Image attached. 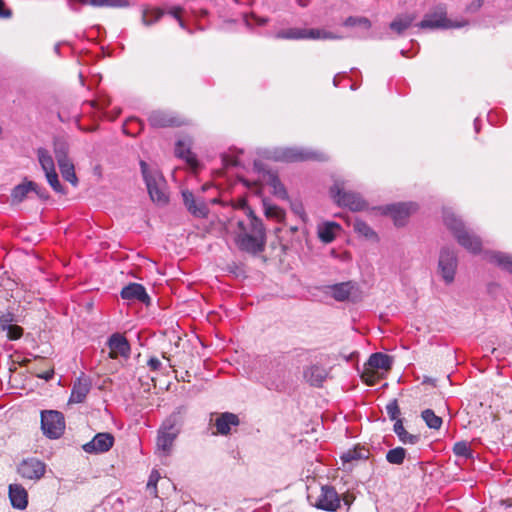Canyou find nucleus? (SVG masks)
Returning a JSON list of instances; mask_svg holds the SVG:
<instances>
[{
  "label": "nucleus",
  "instance_id": "nucleus-1",
  "mask_svg": "<svg viewBox=\"0 0 512 512\" xmlns=\"http://www.w3.org/2000/svg\"><path fill=\"white\" fill-rule=\"evenodd\" d=\"M233 241L239 251L257 255L265 250V226H236Z\"/></svg>",
  "mask_w": 512,
  "mask_h": 512
},
{
  "label": "nucleus",
  "instance_id": "nucleus-2",
  "mask_svg": "<svg viewBox=\"0 0 512 512\" xmlns=\"http://www.w3.org/2000/svg\"><path fill=\"white\" fill-rule=\"evenodd\" d=\"M187 412L186 405L178 406L161 424L157 435V447L165 454L170 452L174 441L180 434Z\"/></svg>",
  "mask_w": 512,
  "mask_h": 512
},
{
  "label": "nucleus",
  "instance_id": "nucleus-3",
  "mask_svg": "<svg viewBox=\"0 0 512 512\" xmlns=\"http://www.w3.org/2000/svg\"><path fill=\"white\" fill-rule=\"evenodd\" d=\"M140 168L151 200L158 205H165L168 202V196L162 175L157 170H151L143 160L140 161Z\"/></svg>",
  "mask_w": 512,
  "mask_h": 512
},
{
  "label": "nucleus",
  "instance_id": "nucleus-4",
  "mask_svg": "<svg viewBox=\"0 0 512 512\" xmlns=\"http://www.w3.org/2000/svg\"><path fill=\"white\" fill-rule=\"evenodd\" d=\"M330 195L335 203L351 211H362L368 206L360 194L346 190L343 182L336 181L330 188Z\"/></svg>",
  "mask_w": 512,
  "mask_h": 512
},
{
  "label": "nucleus",
  "instance_id": "nucleus-5",
  "mask_svg": "<svg viewBox=\"0 0 512 512\" xmlns=\"http://www.w3.org/2000/svg\"><path fill=\"white\" fill-rule=\"evenodd\" d=\"M447 11L444 5H438L435 9L427 14L417 23L420 29H448L463 27L466 22L452 21L446 17Z\"/></svg>",
  "mask_w": 512,
  "mask_h": 512
},
{
  "label": "nucleus",
  "instance_id": "nucleus-6",
  "mask_svg": "<svg viewBox=\"0 0 512 512\" xmlns=\"http://www.w3.org/2000/svg\"><path fill=\"white\" fill-rule=\"evenodd\" d=\"M322 293L339 302H357L361 298L358 285L352 281L322 287Z\"/></svg>",
  "mask_w": 512,
  "mask_h": 512
},
{
  "label": "nucleus",
  "instance_id": "nucleus-7",
  "mask_svg": "<svg viewBox=\"0 0 512 512\" xmlns=\"http://www.w3.org/2000/svg\"><path fill=\"white\" fill-rule=\"evenodd\" d=\"M41 429L49 439L60 438L65 430L63 413L56 410H44L41 412Z\"/></svg>",
  "mask_w": 512,
  "mask_h": 512
},
{
  "label": "nucleus",
  "instance_id": "nucleus-8",
  "mask_svg": "<svg viewBox=\"0 0 512 512\" xmlns=\"http://www.w3.org/2000/svg\"><path fill=\"white\" fill-rule=\"evenodd\" d=\"M253 168L257 173L262 175L263 181L272 188L271 192L275 197L281 200L289 199L288 192L284 184L281 182L277 172L269 169L267 165L260 160L254 161Z\"/></svg>",
  "mask_w": 512,
  "mask_h": 512
},
{
  "label": "nucleus",
  "instance_id": "nucleus-9",
  "mask_svg": "<svg viewBox=\"0 0 512 512\" xmlns=\"http://www.w3.org/2000/svg\"><path fill=\"white\" fill-rule=\"evenodd\" d=\"M457 267L456 252L450 247H443L439 253L438 271L446 284H451L454 281Z\"/></svg>",
  "mask_w": 512,
  "mask_h": 512
},
{
  "label": "nucleus",
  "instance_id": "nucleus-10",
  "mask_svg": "<svg viewBox=\"0 0 512 512\" xmlns=\"http://www.w3.org/2000/svg\"><path fill=\"white\" fill-rule=\"evenodd\" d=\"M30 193H35L42 200H47L49 194L47 190L38 183L25 178L22 183L16 185L11 191V204L17 205L29 197Z\"/></svg>",
  "mask_w": 512,
  "mask_h": 512
},
{
  "label": "nucleus",
  "instance_id": "nucleus-11",
  "mask_svg": "<svg viewBox=\"0 0 512 512\" xmlns=\"http://www.w3.org/2000/svg\"><path fill=\"white\" fill-rule=\"evenodd\" d=\"M350 504L349 496H341L334 487L322 486V510L347 511Z\"/></svg>",
  "mask_w": 512,
  "mask_h": 512
},
{
  "label": "nucleus",
  "instance_id": "nucleus-12",
  "mask_svg": "<svg viewBox=\"0 0 512 512\" xmlns=\"http://www.w3.org/2000/svg\"><path fill=\"white\" fill-rule=\"evenodd\" d=\"M418 204L416 202H398L385 206L378 207L376 210L379 214L389 216L393 221H402L407 219L410 215L418 211Z\"/></svg>",
  "mask_w": 512,
  "mask_h": 512
},
{
  "label": "nucleus",
  "instance_id": "nucleus-13",
  "mask_svg": "<svg viewBox=\"0 0 512 512\" xmlns=\"http://www.w3.org/2000/svg\"><path fill=\"white\" fill-rule=\"evenodd\" d=\"M451 233L458 244L472 254L482 251V240L476 234L468 231L465 226H450Z\"/></svg>",
  "mask_w": 512,
  "mask_h": 512
},
{
  "label": "nucleus",
  "instance_id": "nucleus-14",
  "mask_svg": "<svg viewBox=\"0 0 512 512\" xmlns=\"http://www.w3.org/2000/svg\"><path fill=\"white\" fill-rule=\"evenodd\" d=\"M115 438L109 432L97 433L93 439L82 446L88 454H101L108 452L114 445Z\"/></svg>",
  "mask_w": 512,
  "mask_h": 512
},
{
  "label": "nucleus",
  "instance_id": "nucleus-15",
  "mask_svg": "<svg viewBox=\"0 0 512 512\" xmlns=\"http://www.w3.org/2000/svg\"><path fill=\"white\" fill-rule=\"evenodd\" d=\"M45 471V463L36 458L24 459L18 466V473L30 480H39L44 476Z\"/></svg>",
  "mask_w": 512,
  "mask_h": 512
},
{
  "label": "nucleus",
  "instance_id": "nucleus-16",
  "mask_svg": "<svg viewBox=\"0 0 512 512\" xmlns=\"http://www.w3.org/2000/svg\"><path fill=\"white\" fill-rule=\"evenodd\" d=\"M313 153L308 150L296 147H285L275 149L273 158L282 162H299L311 159Z\"/></svg>",
  "mask_w": 512,
  "mask_h": 512
},
{
  "label": "nucleus",
  "instance_id": "nucleus-17",
  "mask_svg": "<svg viewBox=\"0 0 512 512\" xmlns=\"http://www.w3.org/2000/svg\"><path fill=\"white\" fill-rule=\"evenodd\" d=\"M277 39L285 40H302V39H319L320 29L318 28H287L281 29L276 34Z\"/></svg>",
  "mask_w": 512,
  "mask_h": 512
},
{
  "label": "nucleus",
  "instance_id": "nucleus-18",
  "mask_svg": "<svg viewBox=\"0 0 512 512\" xmlns=\"http://www.w3.org/2000/svg\"><path fill=\"white\" fill-rule=\"evenodd\" d=\"M107 346L110 348L109 356L112 359L117 358L118 355L129 358L131 352V346L127 338L116 332L113 333L107 341Z\"/></svg>",
  "mask_w": 512,
  "mask_h": 512
},
{
  "label": "nucleus",
  "instance_id": "nucleus-19",
  "mask_svg": "<svg viewBox=\"0 0 512 512\" xmlns=\"http://www.w3.org/2000/svg\"><path fill=\"white\" fill-rule=\"evenodd\" d=\"M121 298L124 300L138 301L146 306L151 304V298L145 287L139 283H129L124 286L120 292Z\"/></svg>",
  "mask_w": 512,
  "mask_h": 512
},
{
  "label": "nucleus",
  "instance_id": "nucleus-20",
  "mask_svg": "<svg viewBox=\"0 0 512 512\" xmlns=\"http://www.w3.org/2000/svg\"><path fill=\"white\" fill-rule=\"evenodd\" d=\"M91 387V379L82 373L72 386L69 403H83L90 392Z\"/></svg>",
  "mask_w": 512,
  "mask_h": 512
},
{
  "label": "nucleus",
  "instance_id": "nucleus-21",
  "mask_svg": "<svg viewBox=\"0 0 512 512\" xmlns=\"http://www.w3.org/2000/svg\"><path fill=\"white\" fill-rule=\"evenodd\" d=\"M483 259L488 263L499 267L501 270L512 274V254L501 251L486 250L483 252Z\"/></svg>",
  "mask_w": 512,
  "mask_h": 512
},
{
  "label": "nucleus",
  "instance_id": "nucleus-22",
  "mask_svg": "<svg viewBox=\"0 0 512 512\" xmlns=\"http://www.w3.org/2000/svg\"><path fill=\"white\" fill-rule=\"evenodd\" d=\"M182 199L187 210L195 217H204L208 208L202 199H196L194 194L189 190L182 191Z\"/></svg>",
  "mask_w": 512,
  "mask_h": 512
},
{
  "label": "nucleus",
  "instance_id": "nucleus-23",
  "mask_svg": "<svg viewBox=\"0 0 512 512\" xmlns=\"http://www.w3.org/2000/svg\"><path fill=\"white\" fill-rule=\"evenodd\" d=\"M8 494L11 505L15 509L24 510L28 505V493L20 484H10Z\"/></svg>",
  "mask_w": 512,
  "mask_h": 512
},
{
  "label": "nucleus",
  "instance_id": "nucleus-24",
  "mask_svg": "<svg viewBox=\"0 0 512 512\" xmlns=\"http://www.w3.org/2000/svg\"><path fill=\"white\" fill-rule=\"evenodd\" d=\"M175 155L187 162L195 169L198 166L196 156L191 152L190 140L188 138L178 139L175 144Z\"/></svg>",
  "mask_w": 512,
  "mask_h": 512
},
{
  "label": "nucleus",
  "instance_id": "nucleus-25",
  "mask_svg": "<svg viewBox=\"0 0 512 512\" xmlns=\"http://www.w3.org/2000/svg\"><path fill=\"white\" fill-rule=\"evenodd\" d=\"M148 121L152 127L163 128L180 125L177 118L164 111H153L148 117Z\"/></svg>",
  "mask_w": 512,
  "mask_h": 512
},
{
  "label": "nucleus",
  "instance_id": "nucleus-26",
  "mask_svg": "<svg viewBox=\"0 0 512 512\" xmlns=\"http://www.w3.org/2000/svg\"><path fill=\"white\" fill-rule=\"evenodd\" d=\"M239 423L240 420L236 414L231 412H224L217 417L215 426L219 434L228 435L231 432V427L238 426Z\"/></svg>",
  "mask_w": 512,
  "mask_h": 512
},
{
  "label": "nucleus",
  "instance_id": "nucleus-27",
  "mask_svg": "<svg viewBox=\"0 0 512 512\" xmlns=\"http://www.w3.org/2000/svg\"><path fill=\"white\" fill-rule=\"evenodd\" d=\"M343 24L345 27L358 28L359 32H357L356 36L359 38H366L372 26L371 21L362 16H350L345 19Z\"/></svg>",
  "mask_w": 512,
  "mask_h": 512
},
{
  "label": "nucleus",
  "instance_id": "nucleus-28",
  "mask_svg": "<svg viewBox=\"0 0 512 512\" xmlns=\"http://www.w3.org/2000/svg\"><path fill=\"white\" fill-rule=\"evenodd\" d=\"M369 457L370 451L366 447L358 444L342 453L341 460L344 464H346L352 461L367 460Z\"/></svg>",
  "mask_w": 512,
  "mask_h": 512
},
{
  "label": "nucleus",
  "instance_id": "nucleus-29",
  "mask_svg": "<svg viewBox=\"0 0 512 512\" xmlns=\"http://www.w3.org/2000/svg\"><path fill=\"white\" fill-rule=\"evenodd\" d=\"M53 150L58 165L71 161L69 158V144L62 137H56L53 141Z\"/></svg>",
  "mask_w": 512,
  "mask_h": 512
},
{
  "label": "nucleus",
  "instance_id": "nucleus-30",
  "mask_svg": "<svg viewBox=\"0 0 512 512\" xmlns=\"http://www.w3.org/2000/svg\"><path fill=\"white\" fill-rule=\"evenodd\" d=\"M393 431L395 432V434L397 435V437L403 444L414 445L420 441L419 435L410 434L406 431V429L404 428L402 419H397V421L395 422V424L393 426Z\"/></svg>",
  "mask_w": 512,
  "mask_h": 512
},
{
  "label": "nucleus",
  "instance_id": "nucleus-31",
  "mask_svg": "<svg viewBox=\"0 0 512 512\" xmlns=\"http://www.w3.org/2000/svg\"><path fill=\"white\" fill-rule=\"evenodd\" d=\"M367 365L372 369L389 370L392 365V358L380 352L373 353L369 357Z\"/></svg>",
  "mask_w": 512,
  "mask_h": 512
},
{
  "label": "nucleus",
  "instance_id": "nucleus-32",
  "mask_svg": "<svg viewBox=\"0 0 512 512\" xmlns=\"http://www.w3.org/2000/svg\"><path fill=\"white\" fill-rule=\"evenodd\" d=\"M415 18L416 17L412 14L397 16L390 23V29L398 34H402L406 29H408L413 24Z\"/></svg>",
  "mask_w": 512,
  "mask_h": 512
},
{
  "label": "nucleus",
  "instance_id": "nucleus-33",
  "mask_svg": "<svg viewBox=\"0 0 512 512\" xmlns=\"http://www.w3.org/2000/svg\"><path fill=\"white\" fill-rule=\"evenodd\" d=\"M37 157L44 173H48L55 170L54 159L47 149L38 148Z\"/></svg>",
  "mask_w": 512,
  "mask_h": 512
},
{
  "label": "nucleus",
  "instance_id": "nucleus-34",
  "mask_svg": "<svg viewBox=\"0 0 512 512\" xmlns=\"http://www.w3.org/2000/svg\"><path fill=\"white\" fill-rule=\"evenodd\" d=\"M81 4H88L93 7H116L123 8L129 6L128 0H79Z\"/></svg>",
  "mask_w": 512,
  "mask_h": 512
},
{
  "label": "nucleus",
  "instance_id": "nucleus-35",
  "mask_svg": "<svg viewBox=\"0 0 512 512\" xmlns=\"http://www.w3.org/2000/svg\"><path fill=\"white\" fill-rule=\"evenodd\" d=\"M58 166L64 180L76 187L78 184V178L76 176L75 167L72 161L59 164Z\"/></svg>",
  "mask_w": 512,
  "mask_h": 512
},
{
  "label": "nucleus",
  "instance_id": "nucleus-36",
  "mask_svg": "<svg viewBox=\"0 0 512 512\" xmlns=\"http://www.w3.org/2000/svg\"><path fill=\"white\" fill-rule=\"evenodd\" d=\"M265 215L270 220L282 221L285 217V211L280 207L270 204L268 200H263Z\"/></svg>",
  "mask_w": 512,
  "mask_h": 512
},
{
  "label": "nucleus",
  "instance_id": "nucleus-37",
  "mask_svg": "<svg viewBox=\"0 0 512 512\" xmlns=\"http://www.w3.org/2000/svg\"><path fill=\"white\" fill-rule=\"evenodd\" d=\"M164 14L165 10L161 8L146 9L143 11L142 22L146 26H151L158 22Z\"/></svg>",
  "mask_w": 512,
  "mask_h": 512
},
{
  "label": "nucleus",
  "instance_id": "nucleus-38",
  "mask_svg": "<svg viewBox=\"0 0 512 512\" xmlns=\"http://www.w3.org/2000/svg\"><path fill=\"white\" fill-rule=\"evenodd\" d=\"M304 379L314 387H320V368L317 364L307 367L303 372Z\"/></svg>",
  "mask_w": 512,
  "mask_h": 512
},
{
  "label": "nucleus",
  "instance_id": "nucleus-39",
  "mask_svg": "<svg viewBox=\"0 0 512 512\" xmlns=\"http://www.w3.org/2000/svg\"><path fill=\"white\" fill-rule=\"evenodd\" d=\"M421 417L430 429L438 430L443 423L442 418L437 416L431 409L422 411Z\"/></svg>",
  "mask_w": 512,
  "mask_h": 512
},
{
  "label": "nucleus",
  "instance_id": "nucleus-40",
  "mask_svg": "<svg viewBox=\"0 0 512 512\" xmlns=\"http://www.w3.org/2000/svg\"><path fill=\"white\" fill-rule=\"evenodd\" d=\"M406 457V450L403 447L390 449L386 453V461L390 464L401 465Z\"/></svg>",
  "mask_w": 512,
  "mask_h": 512
},
{
  "label": "nucleus",
  "instance_id": "nucleus-41",
  "mask_svg": "<svg viewBox=\"0 0 512 512\" xmlns=\"http://www.w3.org/2000/svg\"><path fill=\"white\" fill-rule=\"evenodd\" d=\"M45 177H46V180L47 182L49 183V185L51 186V188L58 194H66V190L64 189V187L61 185L60 181H59V177H58V174L56 172V170L54 171H51V172H48V173H45Z\"/></svg>",
  "mask_w": 512,
  "mask_h": 512
},
{
  "label": "nucleus",
  "instance_id": "nucleus-42",
  "mask_svg": "<svg viewBox=\"0 0 512 512\" xmlns=\"http://www.w3.org/2000/svg\"><path fill=\"white\" fill-rule=\"evenodd\" d=\"M28 226H20L17 231L18 237H20L23 241L37 244L41 241V235L40 234H29L28 233Z\"/></svg>",
  "mask_w": 512,
  "mask_h": 512
},
{
  "label": "nucleus",
  "instance_id": "nucleus-43",
  "mask_svg": "<svg viewBox=\"0 0 512 512\" xmlns=\"http://www.w3.org/2000/svg\"><path fill=\"white\" fill-rule=\"evenodd\" d=\"M453 452L457 456L469 458L472 456V450L467 442L461 441L454 444Z\"/></svg>",
  "mask_w": 512,
  "mask_h": 512
},
{
  "label": "nucleus",
  "instance_id": "nucleus-44",
  "mask_svg": "<svg viewBox=\"0 0 512 512\" xmlns=\"http://www.w3.org/2000/svg\"><path fill=\"white\" fill-rule=\"evenodd\" d=\"M355 231L358 235L364 237L367 240L378 241L377 233L372 229L371 226H354Z\"/></svg>",
  "mask_w": 512,
  "mask_h": 512
},
{
  "label": "nucleus",
  "instance_id": "nucleus-45",
  "mask_svg": "<svg viewBox=\"0 0 512 512\" xmlns=\"http://www.w3.org/2000/svg\"><path fill=\"white\" fill-rule=\"evenodd\" d=\"M386 412L390 420H395L396 422L397 419H400L399 415L401 412L397 399H392L388 402V404L386 405Z\"/></svg>",
  "mask_w": 512,
  "mask_h": 512
},
{
  "label": "nucleus",
  "instance_id": "nucleus-46",
  "mask_svg": "<svg viewBox=\"0 0 512 512\" xmlns=\"http://www.w3.org/2000/svg\"><path fill=\"white\" fill-rule=\"evenodd\" d=\"M341 226H322V243H330L335 237V230Z\"/></svg>",
  "mask_w": 512,
  "mask_h": 512
},
{
  "label": "nucleus",
  "instance_id": "nucleus-47",
  "mask_svg": "<svg viewBox=\"0 0 512 512\" xmlns=\"http://www.w3.org/2000/svg\"><path fill=\"white\" fill-rule=\"evenodd\" d=\"M371 369L372 368H370V367L366 368L361 375L362 381L365 382L369 386L375 385L376 381H377V377Z\"/></svg>",
  "mask_w": 512,
  "mask_h": 512
},
{
  "label": "nucleus",
  "instance_id": "nucleus-48",
  "mask_svg": "<svg viewBox=\"0 0 512 512\" xmlns=\"http://www.w3.org/2000/svg\"><path fill=\"white\" fill-rule=\"evenodd\" d=\"M5 331H7V337L10 340H17L23 335V328L16 324L11 325Z\"/></svg>",
  "mask_w": 512,
  "mask_h": 512
},
{
  "label": "nucleus",
  "instance_id": "nucleus-49",
  "mask_svg": "<svg viewBox=\"0 0 512 512\" xmlns=\"http://www.w3.org/2000/svg\"><path fill=\"white\" fill-rule=\"evenodd\" d=\"M15 321V315L11 312L4 313L0 315V327L2 330H6L11 325H13V322Z\"/></svg>",
  "mask_w": 512,
  "mask_h": 512
},
{
  "label": "nucleus",
  "instance_id": "nucleus-50",
  "mask_svg": "<svg viewBox=\"0 0 512 512\" xmlns=\"http://www.w3.org/2000/svg\"><path fill=\"white\" fill-rule=\"evenodd\" d=\"M443 217H444V224H461L457 218V216L454 214V212L450 209H445L443 211Z\"/></svg>",
  "mask_w": 512,
  "mask_h": 512
},
{
  "label": "nucleus",
  "instance_id": "nucleus-51",
  "mask_svg": "<svg viewBox=\"0 0 512 512\" xmlns=\"http://www.w3.org/2000/svg\"><path fill=\"white\" fill-rule=\"evenodd\" d=\"M266 387L269 390H275L278 392H283L286 390V384L284 381H274V380H268L266 383Z\"/></svg>",
  "mask_w": 512,
  "mask_h": 512
},
{
  "label": "nucleus",
  "instance_id": "nucleus-52",
  "mask_svg": "<svg viewBox=\"0 0 512 512\" xmlns=\"http://www.w3.org/2000/svg\"><path fill=\"white\" fill-rule=\"evenodd\" d=\"M92 107L98 108V109H104L108 107L111 103L109 97L103 96L99 97L97 100L90 101L89 102Z\"/></svg>",
  "mask_w": 512,
  "mask_h": 512
},
{
  "label": "nucleus",
  "instance_id": "nucleus-53",
  "mask_svg": "<svg viewBox=\"0 0 512 512\" xmlns=\"http://www.w3.org/2000/svg\"><path fill=\"white\" fill-rule=\"evenodd\" d=\"M222 163L223 165L228 168V167H236L239 165V160L237 157L235 156H231V155H228V154H222Z\"/></svg>",
  "mask_w": 512,
  "mask_h": 512
},
{
  "label": "nucleus",
  "instance_id": "nucleus-54",
  "mask_svg": "<svg viewBox=\"0 0 512 512\" xmlns=\"http://www.w3.org/2000/svg\"><path fill=\"white\" fill-rule=\"evenodd\" d=\"M147 365L152 371H158L162 367L161 361L156 357H150L147 361Z\"/></svg>",
  "mask_w": 512,
  "mask_h": 512
},
{
  "label": "nucleus",
  "instance_id": "nucleus-55",
  "mask_svg": "<svg viewBox=\"0 0 512 512\" xmlns=\"http://www.w3.org/2000/svg\"><path fill=\"white\" fill-rule=\"evenodd\" d=\"M182 7L180 6H173L169 8L165 13L171 15L174 19L180 20L181 14H182Z\"/></svg>",
  "mask_w": 512,
  "mask_h": 512
},
{
  "label": "nucleus",
  "instance_id": "nucleus-56",
  "mask_svg": "<svg viewBox=\"0 0 512 512\" xmlns=\"http://www.w3.org/2000/svg\"><path fill=\"white\" fill-rule=\"evenodd\" d=\"M159 478H160L159 473L156 470H153L149 476L147 487L150 488L151 486H153L154 488H156Z\"/></svg>",
  "mask_w": 512,
  "mask_h": 512
},
{
  "label": "nucleus",
  "instance_id": "nucleus-57",
  "mask_svg": "<svg viewBox=\"0 0 512 512\" xmlns=\"http://www.w3.org/2000/svg\"><path fill=\"white\" fill-rule=\"evenodd\" d=\"M12 16V11L6 8L4 0H0V18H10Z\"/></svg>",
  "mask_w": 512,
  "mask_h": 512
},
{
  "label": "nucleus",
  "instance_id": "nucleus-58",
  "mask_svg": "<svg viewBox=\"0 0 512 512\" xmlns=\"http://www.w3.org/2000/svg\"><path fill=\"white\" fill-rule=\"evenodd\" d=\"M37 377L40 379H43L45 381H50L54 377V371L50 370V371H46V372L37 374Z\"/></svg>",
  "mask_w": 512,
  "mask_h": 512
},
{
  "label": "nucleus",
  "instance_id": "nucleus-59",
  "mask_svg": "<svg viewBox=\"0 0 512 512\" xmlns=\"http://www.w3.org/2000/svg\"><path fill=\"white\" fill-rule=\"evenodd\" d=\"M482 6V0H473L472 3L468 6V11L475 12Z\"/></svg>",
  "mask_w": 512,
  "mask_h": 512
},
{
  "label": "nucleus",
  "instance_id": "nucleus-60",
  "mask_svg": "<svg viewBox=\"0 0 512 512\" xmlns=\"http://www.w3.org/2000/svg\"><path fill=\"white\" fill-rule=\"evenodd\" d=\"M337 38H339V37L334 35L331 32H327L322 29V39H337Z\"/></svg>",
  "mask_w": 512,
  "mask_h": 512
},
{
  "label": "nucleus",
  "instance_id": "nucleus-61",
  "mask_svg": "<svg viewBox=\"0 0 512 512\" xmlns=\"http://www.w3.org/2000/svg\"><path fill=\"white\" fill-rule=\"evenodd\" d=\"M81 3L79 0H68V6L73 11H78L77 4Z\"/></svg>",
  "mask_w": 512,
  "mask_h": 512
},
{
  "label": "nucleus",
  "instance_id": "nucleus-62",
  "mask_svg": "<svg viewBox=\"0 0 512 512\" xmlns=\"http://www.w3.org/2000/svg\"><path fill=\"white\" fill-rule=\"evenodd\" d=\"M292 209L297 214H301L302 210H303L302 205L300 203H293L292 204Z\"/></svg>",
  "mask_w": 512,
  "mask_h": 512
},
{
  "label": "nucleus",
  "instance_id": "nucleus-63",
  "mask_svg": "<svg viewBox=\"0 0 512 512\" xmlns=\"http://www.w3.org/2000/svg\"><path fill=\"white\" fill-rule=\"evenodd\" d=\"M178 23H179V26L184 29V30H187L188 33L192 34V31L190 29L187 28L186 26V23L183 21L182 17H180V20H177Z\"/></svg>",
  "mask_w": 512,
  "mask_h": 512
},
{
  "label": "nucleus",
  "instance_id": "nucleus-64",
  "mask_svg": "<svg viewBox=\"0 0 512 512\" xmlns=\"http://www.w3.org/2000/svg\"><path fill=\"white\" fill-rule=\"evenodd\" d=\"M296 2L300 7H306L309 4V0H296Z\"/></svg>",
  "mask_w": 512,
  "mask_h": 512
}]
</instances>
